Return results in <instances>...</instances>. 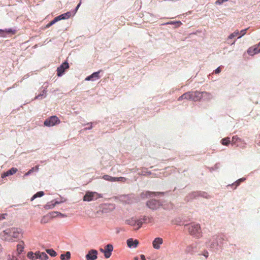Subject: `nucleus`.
Masks as SVG:
<instances>
[{"instance_id": "f257e3e1", "label": "nucleus", "mask_w": 260, "mask_h": 260, "mask_svg": "<svg viewBox=\"0 0 260 260\" xmlns=\"http://www.w3.org/2000/svg\"><path fill=\"white\" fill-rule=\"evenodd\" d=\"M225 240L226 238L223 234L215 235L212 237L209 242H206V246L210 251L216 252L221 249Z\"/></svg>"}, {"instance_id": "f03ea898", "label": "nucleus", "mask_w": 260, "mask_h": 260, "mask_svg": "<svg viewBox=\"0 0 260 260\" xmlns=\"http://www.w3.org/2000/svg\"><path fill=\"white\" fill-rule=\"evenodd\" d=\"M184 227L187 230L189 234L193 237L199 239L202 235L200 224L191 223L184 224Z\"/></svg>"}, {"instance_id": "7ed1b4c3", "label": "nucleus", "mask_w": 260, "mask_h": 260, "mask_svg": "<svg viewBox=\"0 0 260 260\" xmlns=\"http://www.w3.org/2000/svg\"><path fill=\"white\" fill-rule=\"evenodd\" d=\"M199 197H201L206 199H209L210 198V196L207 192L201 191H197L192 192L189 194L188 196L186 197V200L187 201H189Z\"/></svg>"}, {"instance_id": "20e7f679", "label": "nucleus", "mask_w": 260, "mask_h": 260, "mask_svg": "<svg viewBox=\"0 0 260 260\" xmlns=\"http://www.w3.org/2000/svg\"><path fill=\"white\" fill-rule=\"evenodd\" d=\"M101 197H102V196L96 192L87 191L86 192L83 200L84 201L90 202L96 200Z\"/></svg>"}, {"instance_id": "39448f33", "label": "nucleus", "mask_w": 260, "mask_h": 260, "mask_svg": "<svg viewBox=\"0 0 260 260\" xmlns=\"http://www.w3.org/2000/svg\"><path fill=\"white\" fill-rule=\"evenodd\" d=\"M59 123L60 120L57 116H51L45 120L44 124L46 126L50 127Z\"/></svg>"}, {"instance_id": "423d86ee", "label": "nucleus", "mask_w": 260, "mask_h": 260, "mask_svg": "<svg viewBox=\"0 0 260 260\" xmlns=\"http://www.w3.org/2000/svg\"><path fill=\"white\" fill-rule=\"evenodd\" d=\"M161 205L160 202L155 199L150 200L146 203L147 207L153 210H157Z\"/></svg>"}, {"instance_id": "0eeeda50", "label": "nucleus", "mask_w": 260, "mask_h": 260, "mask_svg": "<svg viewBox=\"0 0 260 260\" xmlns=\"http://www.w3.org/2000/svg\"><path fill=\"white\" fill-rule=\"evenodd\" d=\"M200 248L199 243L195 242L186 246L185 252L186 253L193 254L198 251Z\"/></svg>"}, {"instance_id": "6e6552de", "label": "nucleus", "mask_w": 260, "mask_h": 260, "mask_svg": "<svg viewBox=\"0 0 260 260\" xmlns=\"http://www.w3.org/2000/svg\"><path fill=\"white\" fill-rule=\"evenodd\" d=\"M125 223L127 224L132 225V226H137V228L135 229V230H137L140 229L143 224V221L142 220L136 219L135 218H132L129 219H127L125 221Z\"/></svg>"}, {"instance_id": "1a4fd4ad", "label": "nucleus", "mask_w": 260, "mask_h": 260, "mask_svg": "<svg viewBox=\"0 0 260 260\" xmlns=\"http://www.w3.org/2000/svg\"><path fill=\"white\" fill-rule=\"evenodd\" d=\"M98 252L95 249H90L85 255L86 260H95L98 258Z\"/></svg>"}, {"instance_id": "9d476101", "label": "nucleus", "mask_w": 260, "mask_h": 260, "mask_svg": "<svg viewBox=\"0 0 260 260\" xmlns=\"http://www.w3.org/2000/svg\"><path fill=\"white\" fill-rule=\"evenodd\" d=\"M69 68V63L67 61L63 62L57 69V75L58 77H61L64 74L65 70Z\"/></svg>"}, {"instance_id": "9b49d317", "label": "nucleus", "mask_w": 260, "mask_h": 260, "mask_svg": "<svg viewBox=\"0 0 260 260\" xmlns=\"http://www.w3.org/2000/svg\"><path fill=\"white\" fill-rule=\"evenodd\" d=\"M16 29L9 28L4 29H0V37H7V36L11 35H14L16 32Z\"/></svg>"}, {"instance_id": "f8f14e48", "label": "nucleus", "mask_w": 260, "mask_h": 260, "mask_svg": "<svg viewBox=\"0 0 260 260\" xmlns=\"http://www.w3.org/2000/svg\"><path fill=\"white\" fill-rule=\"evenodd\" d=\"M166 192H151V191H143L141 194L140 197L142 199H144L147 198L148 197H150L152 195L154 196H156L157 195L160 194H164Z\"/></svg>"}, {"instance_id": "ddd939ff", "label": "nucleus", "mask_w": 260, "mask_h": 260, "mask_svg": "<svg viewBox=\"0 0 260 260\" xmlns=\"http://www.w3.org/2000/svg\"><path fill=\"white\" fill-rule=\"evenodd\" d=\"M113 250V246L111 244H107L104 249L105 252V257L106 258H109L112 254V251Z\"/></svg>"}, {"instance_id": "4468645a", "label": "nucleus", "mask_w": 260, "mask_h": 260, "mask_svg": "<svg viewBox=\"0 0 260 260\" xmlns=\"http://www.w3.org/2000/svg\"><path fill=\"white\" fill-rule=\"evenodd\" d=\"M126 243L129 248H135L139 244V241L137 239L134 240L133 238H129L127 240Z\"/></svg>"}, {"instance_id": "2eb2a0df", "label": "nucleus", "mask_w": 260, "mask_h": 260, "mask_svg": "<svg viewBox=\"0 0 260 260\" xmlns=\"http://www.w3.org/2000/svg\"><path fill=\"white\" fill-rule=\"evenodd\" d=\"M100 71L93 73L91 75L87 76L85 79V81H95L100 79Z\"/></svg>"}, {"instance_id": "dca6fc26", "label": "nucleus", "mask_w": 260, "mask_h": 260, "mask_svg": "<svg viewBox=\"0 0 260 260\" xmlns=\"http://www.w3.org/2000/svg\"><path fill=\"white\" fill-rule=\"evenodd\" d=\"M191 100L194 102L202 99V92L196 91H191Z\"/></svg>"}, {"instance_id": "f3484780", "label": "nucleus", "mask_w": 260, "mask_h": 260, "mask_svg": "<svg viewBox=\"0 0 260 260\" xmlns=\"http://www.w3.org/2000/svg\"><path fill=\"white\" fill-rule=\"evenodd\" d=\"M10 235L14 238H19L21 235V230L20 229L13 228L10 231Z\"/></svg>"}, {"instance_id": "a211bd4d", "label": "nucleus", "mask_w": 260, "mask_h": 260, "mask_svg": "<svg viewBox=\"0 0 260 260\" xmlns=\"http://www.w3.org/2000/svg\"><path fill=\"white\" fill-rule=\"evenodd\" d=\"M163 243V240L161 238L157 237L154 239L152 242V245L154 249H159L160 245Z\"/></svg>"}, {"instance_id": "6ab92c4d", "label": "nucleus", "mask_w": 260, "mask_h": 260, "mask_svg": "<svg viewBox=\"0 0 260 260\" xmlns=\"http://www.w3.org/2000/svg\"><path fill=\"white\" fill-rule=\"evenodd\" d=\"M63 202V201H52L48 203L46 205H45L44 208L46 209H51L54 208L56 204H59Z\"/></svg>"}, {"instance_id": "aec40b11", "label": "nucleus", "mask_w": 260, "mask_h": 260, "mask_svg": "<svg viewBox=\"0 0 260 260\" xmlns=\"http://www.w3.org/2000/svg\"><path fill=\"white\" fill-rule=\"evenodd\" d=\"M17 171V169L15 168H12L8 171H7L6 172H4L2 174V177L5 178L6 177L9 176L10 175H13L15 173H16Z\"/></svg>"}, {"instance_id": "412c9836", "label": "nucleus", "mask_w": 260, "mask_h": 260, "mask_svg": "<svg viewBox=\"0 0 260 260\" xmlns=\"http://www.w3.org/2000/svg\"><path fill=\"white\" fill-rule=\"evenodd\" d=\"M213 98L212 94L209 92L203 91L202 92V99L204 100L209 101Z\"/></svg>"}, {"instance_id": "4be33fe9", "label": "nucleus", "mask_w": 260, "mask_h": 260, "mask_svg": "<svg viewBox=\"0 0 260 260\" xmlns=\"http://www.w3.org/2000/svg\"><path fill=\"white\" fill-rule=\"evenodd\" d=\"M72 16V12L71 11L67 12L65 13L61 14L58 16V19L59 20L67 19Z\"/></svg>"}, {"instance_id": "5701e85b", "label": "nucleus", "mask_w": 260, "mask_h": 260, "mask_svg": "<svg viewBox=\"0 0 260 260\" xmlns=\"http://www.w3.org/2000/svg\"><path fill=\"white\" fill-rule=\"evenodd\" d=\"M38 254H39V251L35 252V253L32 251H29L27 253V256L31 260H36L38 259Z\"/></svg>"}, {"instance_id": "b1692460", "label": "nucleus", "mask_w": 260, "mask_h": 260, "mask_svg": "<svg viewBox=\"0 0 260 260\" xmlns=\"http://www.w3.org/2000/svg\"><path fill=\"white\" fill-rule=\"evenodd\" d=\"M256 51V48L255 47V46H254L253 47H250L247 50V53L251 56H253L257 53Z\"/></svg>"}, {"instance_id": "393cba45", "label": "nucleus", "mask_w": 260, "mask_h": 260, "mask_svg": "<svg viewBox=\"0 0 260 260\" xmlns=\"http://www.w3.org/2000/svg\"><path fill=\"white\" fill-rule=\"evenodd\" d=\"M71 258V253L69 251L66 252L65 254H61L60 255L61 260H69Z\"/></svg>"}, {"instance_id": "a878e982", "label": "nucleus", "mask_w": 260, "mask_h": 260, "mask_svg": "<svg viewBox=\"0 0 260 260\" xmlns=\"http://www.w3.org/2000/svg\"><path fill=\"white\" fill-rule=\"evenodd\" d=\"M139 220H142L143 223H151L152 222L153 218L152 217H147L144 216L143 218H140Z\"/></svg>"}, {"instance_id": "bb28decb", "label": "nucleus", "mask_w": 260, "mask_h": 260, "mask_svg": "<svg viewBox=\"0 0 260 260\" xmlns=\"http://www.w3.org/2000/svg\"><path fill=\"white\" fill-rule=\"evenodd\" d=\"M38 258L41 260H47L48 258V256L45 252H40L39 251V254H38Z\"/></svg>"}, {"instance_id": "cd10ccee", "label": "nucleus", "mask_w": 260, "mask_h": 260, "mask_svg": "<svg viewBox=\"0 0 260 260\" xmlns=\"http://www.w3.org/2000/svg\"><path fill=\"white\" fill-rule=\"evenodd\" d=\"M242 141V139L237 136H234L233 137L231 142L232 144H237L238 142H241Z\"/></svg>"}, {"instance_id": "c85d7f7f", "label": "nucleus", "mask_w": 260, "mask_h": 260, "mask_svg": "<svg viewBox=\"0 0 260 260\" xmlns=\"http://www.w3.org/2000/svg\"><path fill=\"white\" fill-rule=\"evenodd\" d=\"M44 194V193L42 191H40L35 193L31 198V201H33L35 199L38 197H42Z\"/></svg>"}, {"instance_id": "c756f323", "label": "nucleus", "mask_w": 260, "mask_h": 260, "mask_svg": "<svg viewBox=\"0 0 260 260\" xmlns=\"http://www.w3.org/2000/svg\"><path fill=\"white\" fill-rule=\"evenodd\" d=\"M230 142H231L230 138L229 137L223 138L221 140V143L223 145L227 146L230 144Z\"/></svg>"}, {"instance_id": "7c9ffc66", "label": "nucleus", "mask_w": 260, "mask_h": 260, "mask_svg": "<svg viewBox=\"0 0 260 260\" xmlns=\"http://www.w3.org/2000/svg\"><path fill=\"white\" fill-rule=\"evenodd\" d=\"M103 178L107 181L111 182H114V177L109 176L108 175H105L103 176Z\"/></svg>"}, {"instance_id": "2f4dec72", "label": "nucleus", "mask_w": 260, "mask_h": 260, "mask_svg": "<svg viewBox=\"0 0 260 260\" xmlns=\"http://www.w3.org/2000/svg\"><path fill=\"white\" fill-rule=\"evenodd\" d=\"M38 167H34V168H32L31 169H30L27 173H26L24 175V176H28L29 175H30L31 173H32L34 172V171L35 170L36 171H38Z\"/></svg>"}, {"instance_id": "473e14b6", "label": "nucleus", "mask_w": 260, "mask_h": 260, "mask_svg": "<svg viewBox=\"0 0 260 260\" xmlns=\"http://www.w3.org/2000/svg\"><path fill=\"white\" fill-rule=\"evenodd\" d=\"M46 252L48 253L51 256H55L57 254L56 252L53 249H48L46 250Z\"/></svg>"}, {"instance_id": "72a5a7b5", "label": "nucleus", "mask_w": 260, "mask_h": 260, "mask_svg": "<svg viewBox=\"0 0 260 260\" xmlns=\"http://www.w3.org/2000/svg\"><path fill=\"white\" fill-rule=\"evenodd\" d=\"M183 94V96H185L184 99L185 100H191V91H188L184 93Z\"/></svg>"}, {"instance_id": "f704fd0d", "label": "nucleus", "mask_w": 260, "mask_h": 260, "mask_svg": "<svg viewBox=\"0 0 260 260\" xmlns=\"http://www.w3.org/2000/svg\"><path fill=\"white\" fill-rule=\"evenodd\" d=\"M166 24H175V25H176V27H178L182 24V23L181 22V21H170V22H167Z\"/></svg>"}, {"instance_id": "c9c22d12", "label": "nucleus", "mask_w": 260, "mask_h": 260, "mask_svg": "<svg viewBox=\"0 0 260 260\" xmlns=\"http://www.w3.org/2000/svg\"><path fill=\"white\" fill-rule=\"evenodd\" d=\"M126 180V178L123 177H114V182H116V181L125 182Z\"/></svg>"}, {"instance_id": "e433bc0d", "label": "nucleus", "mask_w": 260, "mask_h": 260, "mask_svg": "<svg viewBox=\"0 0 260 260\" xmlns=\"http://www.w3.org/2000/svg\"><path fill=\"white\" fill-rule=\"evenodd\" d=\"M239 31L238 30H236L234 31L233 33L231 34L228 37V39H232L239 35Z\"/></svg>"}, {"instance_id": "4c0bfd02", "label": "nucleus", "mask_w": 260, "mask_h": 260, "mask_svg": "<svg viewBox=\"0 0 260 260\" xmlns=\"http://www.w3.org/2000/svg\"><path fill=\"white\" fill-rule=\"evenodd\" d=\"M17 250L18 251V253H21L23 250V249H24V247L23 246V244H19L17 245Z\"/></svg>"}, {"instance_id": "58836bf2", "label": "nucleus", "mask_w": 260, "mask_h": 260, "mask_svg": "<svg viewBox=\"0 0 260 260\" xmlns=\"http://www.w3.org/2000/svg\"><path fill=\"white\" fill-rule=\"evenodd\" d=\"M219 168V163H216L214 166V167L210 168L209 170H210V172H212L214 170H216L218 169Z\"/></svg>"}, {"instance_id": "ea45409f", "label": "nucleus", "mask_w": 260, "mask_h": 260, "mask_svg": "<svg viewBox=\"0 0 260 260\" xmlns=\"http://www.w3.org/2000/svg\"><path fill=\"white\" fill-rule=\"evenodd\" d=\"M138 174L139 175H150L151 174V172L150 171H142L141 172L138 173Z\"/></svg>"}, {"instance_id": "a19ab883", "label": "nucleus", "mask_w": 260, "mask_h": 260, "mask_svg": "<svg viewBox=\"0 0 260 260\" xmlns=\"http://www.w3.org/2000/svg\"><path fill=\"white\" fill-rule=\"evenodd\" d=\"M247 29H248V28H246V29H244L241 30L239 32V34L240 35V36L238 37V39H240L242 37H243L246 34V31H247Z\"/></svg>"}, {"instance_id": "79ce46f5", "label": "nucleus", "mask_w": 260, "mask_h": 260, "mask_svg": "<svg viewBox=\"0 0 260 260\" xmlns=\"http://www.w3.org/2000/svg\"><path fill=\"white\" fill-rule=\"evenodd\" d=\"M174 223L178 225H181L182 224V221L180 218H176L174 220Z\"/></svg>"}, {"instance_id": "37998d69", "label": "nucleus", "mask_w": 260, "mask_h": 260, "mask_svg": "<svg viewBox=\"0 0 260 260\" xmlns=\"http://www.w3.org/2000/svg\"><path fill=\"white\" fill-rule=\"evenodd\" d=\"M80 5H81V3H80L79 4H78L77 5L76 7L75 8V9L73 11H71L72 12V15H74L76 13L77 10H78L80 6Z\"/></svg>"}, {"instance_id": "c03bdc74", "label": "nucleus", "mask_w": 260, "mask_h": 260, "mask_svg": "<svg viewBox=\"0 0 260 260\" xmlns=\"http://www.w3.org/2000/svg\"><path fill=\"white\" fill-rule=\"evenodd\" d=\"M47 86H46L43 90L42 91V92L40 93V94H43V96L46 98L47 96L46 93H47Z\"/></svg>"}, {"instance_id": "a18cd8bd", "label": "nucleus", "mask_w": 260, "mask_h": 260, "mask_svg": "<svg viewBox=\"0 0 260 260\" xmlns=\"http://www.w3.org/2000/svg\"><path fill=\"white\" fill-rule=\"evenodd\" d=\"M240 182L239 181V180H237L236 182H235L234 183L232 184L231 186H235L234 189H236L240 184Z\"/></svg>"}, {"instance_id": "49530a36", "label": "nucleus", "mask_w": 260, "mask_h": 260, "mask_svg": "<svg viewBox=\"0 0 260 260\" xmlns=\"http://www.w3.org/2000/svg\"><path fill=\"white\" fill-rule=\"evenodd\" d=\"M53 214H56L57 215H58V216H60L62 217H67V215L64 214H62L59 212H57V211H54L53 212Z\"/></svg>"}, {"instance_id": "de8ad7c7", "label": "nucleus", "mask_w": 260, "mask_h": 260, "mask_svg": "<svg viewBox=\"0 0 260 260\" xmlns=\"http://www.w3.org/2000/svg\"><path fill=\"white\" fill-rule=\"evenodd\" d=\"M227 1H228V0H217L215 2V4L220 5H221L222 4H223L224 2H225Z\"/></svg>"}, {"instance_id": "09e8293b", "label": "nucleus", "mask_w": 260, "mask_h": 260, "mask_svg": "<svg viewBox=\"0 0 260 260\" xmlns=\"http://www.w3.org/2000/svg\"><path fill=\"white\" fill-rule=\"evenodd\" d=\"M86 125H89V126H88V127H86L84 128V130H90V129H91L92 128V123L91 122L88 123L86 124Z\"/></svg>"}, {"instance_id": "8fccbe9b", "label": "nucleus", "mask_w": 260, "mask_h": 260, "mask_svg": "<svg viewBox=\"0 0 260 260\" xmlns=\"http://www.w3.org/2000/svg\"><path fill=\"white\" fill-rule=\"evenodd\" d=\"M44 98H45V97L43 96V94H39L38 95H37V96H35V98H34V100H37V99L41 100V99H42Z\"/></svg>"}, {"instance_id": "3c124183", "label": "nucleus", "mask_w": 260, "mask_h": 260, "mask_svg": "<svg viewBox=\"0 0 260 260\" xmlns=\"http://www.w3.org/2000/svg\"><path fill=\"white\" fill-rule=\"evenodd\" d=\"M255 46V47L256 48V51L258 53H260V42Z\"/></svg>"}, {"instance_id": "603ef678", "label": "nucleus", "mask_w": 260, "mask_h": 260, "mask_svg": "<svg viewBox=\"0 0 260 260\" xmlns=\"http://www.w3.org/2000/svg\"><path fill=\"white\" fill-rule=\"evenodd\" d=\"M7 215V214H0V220H2L5 219L6 216Z\"/></svg>"}, {"instance_id": "864d4df0", "label": "nucleus", "mask_w": 260, "mask_h": 260, "mask_svg": "<svg viewBox=\"0 0 260 260\" xmlns=\"http://www.w3.org/2000/svg\"><path fill=\"white\" fill-rule=\"evenodd\" d=\"M220 72H221V69H220V67L216 68L214 71V72L215 74H219V73H220Z\"/></svg>"}, {"instance_id": "5fc2aeb1", "label": "nucleus", "mask_w": 260, "mask_h": 260, "mask_svg": "<svg viewBox=\"0 0 260 260\" xmlns=\"http://www.w3.org/2000/svg\"><path fill=\"white\" fill-rule=\"evenodd\" d=\"M54 23V22H53V21H51L49 23H48L46 26V28H48L49 27H50L51 26H52V25H53Z\"/></svg>"}, {"instance_id": "6e6d98bb", "label": "nucleus", "mask_w": 260, "mask_h": 260, "mask_svg": "<svg viewBox=\"0 0 260 260\" xmlns=\"http://www.w3.org/2000/svg\"><path fill=\"white\" fill-rule=\"evenodd\" d=\"M203 255L205 256L206 258H207L208 256V252L207 251H205L203 253Z\"/></svg>"}, {"instance_id": "4d7b16f0", "label": "nucleus", "mask_w": 260, "mask_h": 260, "mask_svg": "<svg viewBox=\"0 0 260 260\" xmlns=\"http://www.w3.org/2000/svg\"><path fill=\"white\" fill-rule=\"evenodd\" d=\"M53 22H54V23L55 24L56 22L59 21V20L58 19V17H55L53 20H52Z\"/></svg>"}, {"instance_id": "13d9d810", "label": "nucleus", "mask_w": 260, "mask_h": 260, "mask_svg": "<svg viewBox=\"0 0 260 260\" xmlns=\"http://www.w3.org/2000/svg\"><path fill=\"white\" fill-rule=\"evenodd\" d=\"M185 96H183V94H182V95L180 96L178 98V101H181L182 100H185L184 99V97Z\"/></svg>"}, {"instance_id": "bf43d9fd", "label": "nucleus", "mask_w": 260, "mask_h": 260, "mask_svg": "<svg viewBox=\"0 0 260 260\" xmlns=\"http://www.w3.org/2000/svg\"><path fill=\"white\" fill-rule=\"evenodd\" d=\"M140 257H141V260H146L145 256L143 254H141L140 255Z\"/></svg>"}, {"instance_id": "052dcab7", "label": "nucleus", "mask_w": 260, "mask_h": 260, "mask_svg": "<svg viewBox=\"0 0 260 260\" xmlns=\"http://www.w3.org/2000/svg\"><path fill=\"white\" fill-rule=\"evenodd\" d=\"M53 212H52L51 213H50V215L52 217H55L56 216H57L58 215H57L56 214H53Z\"/></svg>"}, {"instance_id": "680f3d73", "label": "nucleus", "mask_w": 260, "mask_h": 260, "mask_svg": "<svg viewBox=\"0 0 260 260\" xmlns=\"http://www.w3.org/2000/svg\"><path fill=\"white\" fill-rule=\"evenodd\" d=\"M245 180V178H242L239 179H238L239 181H240L241 183L243 181H244Z\"/></svg>"}, {"instance_id": "e2e57ef3", "label": "nucleus", "mask_w": 260, "mask_h": 260, "mask_svg": "<svg viewBox=\"0 0 260 260\" xmlns=\"http://www.w3.org/2000/svg\"><path fill=\"white\" fill-rule=\"evenodd\" d=\"M44 218H45V217H44L42 219L41 221V223H45V222H46V221H45V220H44Z\"/></svg>"}, {"instance_id": "0e129e2a", "label": "nucleus", "mask_w": 260, "mask_h": 260, "mask_svg": "<svg viewBox=\"0 0 260 260\" xmlns=\"http://www.w3.org/2000/svg\"><path fill=\"white\" fill-rule=\"evenodd\" d=\"M100 250L102 253H104L105 254V251H104V249L100 248Z\"/></svg>"}, {"instance_id": "69168bd1", "label": "nucleus", "mask_w": 260, "mask_h": 260, "mask_svg": "<svg viewBox=\"0 0 260 260\" xmlns=\"http://www.w3.org/2000/svg\"><path fill=\"white\" fill-rule=\"evenodd\" d=\"M2 250V246L0 245V251H1Z\"/></svg>"}, {"instance_id": "338daca9", "label": "nucleus", "mask_w": 260, "mask_h": 260, "mask_svg": "<svg viewBox=\"0 0 260 260\" xmlns=\"http://www.w3.org/2000/svg\"><path fill=\"white\" fill-rule=\"evenodd\" d=\"M235 42H236V41H234V42L231 44V45H233V44H234L235 43Z\"/></svg>"}, {"instance_id": "774afa93", "label": "nucleus", "mask_w": 260, "mask_h": 260, "mask_svg": "<svg viewBox=\"0 0 260 260\" xmlns=\"http://www.w3.org/2000/svg\"><path fill=\"white\" fill-rule=\"evenodd\" d=\"M257 145H258V146H260V140H259V142L257 143Z\"/></svg>"}]
</instances>
